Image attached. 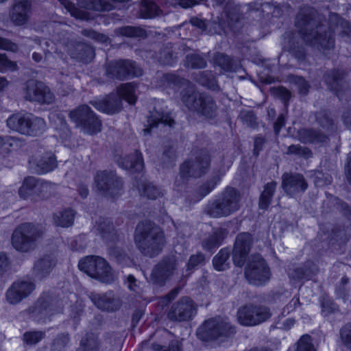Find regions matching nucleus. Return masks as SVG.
Listing matches in <instances>:
<instances>
[{
	"mask_svg": "<svg viewBox=\"0 0 351 351\" xmlns=\"http://www.w3.org/2000/svg\"><path fill=\"white\" fill-rule=\"evenodd\" d=\"M295 25L302 39L319 50L334 47L335 34L342 38L351 34L350 23L339 14L330 12L327 21L323 14L308 5L301 7Z\"/></svg>",
	"mask_w": 351,
	"mask_h": 351,
	"instance_id": "f257e3e1",
	"label": "nucleus"
},
{
	"mask_svg": "<svg viewBox=\"0 0 351 351\" xmlns=\"http://www.w3.org/2000/svg\"><path fill=\"white\" fill-rule=\"evenodd\" d=\"M181 101L188 110L199 118L215 120L219 115V106L213 96L195 90L193 85L188 86L180 93Z\"/></svg>",
	"mask_w": 351,
	"mask_h": 351,
	"instance_id": "f03ea898",
	"label": "nucleus"
},
{
	"mask_svg": "<svg viewBox=\"0 0 351 351\" xmlns=\"http://www.w3.org/2000/svg\"><path fill=\"white\" fill-rule=\"evenodd\" d=\"M134 241L139 251L150 258L158 256L165 243L163 232L151 221H143L137 225Z\"/></svg>",
	"mask_w": 351,
	"mask_h": 351,
	"instance_id": "7ed1b4c3",
	"label": "nucleus"
},
{
	"mask_svg": "<svg viewBox=\"0 0 351 351\" xmlns=\"http://www.w3.org/2000/svg\"><path fill=\"white\" fill-rule=\"evenodd\" d=\"M241 206V194L232 186H226L223 191L208 202L204 212L212 218L229 217L237 213Z\"/></svg>",
	"mask_w": 351,
	"mask_h": 351,
	"instance_id": "20e7f679",
	"label": "nucleus"
},
{
	"mask_svg": "<svg viewBox=\"0 0 351 351\" xmlns=\"http://www.w3.org/2000/svg\"><path fill=\"white\" fill-rule=\"evenodd\" d=\"M135 84L126 83L121 85L117 89V93L107 95L101 100L93 101L90 104L98 110L107 114L117 113L122 109V99L130 104H134L136 101L135 95Z\"/></svg>",
	"mask_w": 351,
	"mask_h": 351,
	"instance_id": "39448f33",
	"label": "nucleus"
},
{
	"mask_svg": "<svg viewBox=\"0 0 351 351\" xmlns=\"http://www.w3.org/2000/svg\"><path fill=\"white\" fill-rule=\"evenodd\" d=\"M43 233V228L40 224L29 222L21 223L12 233V246L19 252H29L36 247Z\"/></svg>",
	"mask_w": 351,
	"mask_h": 351,
	"instance_id": "423d86ee",
	"label": "nucleus"
},
{
	"mask_svg": "<svg viewBox=\"0 0 351 351\" xmlns=\"http://www.w3.org/2000/svg\"><path fill=\"white\" fill-rule=\"evenodd\" d=\"M8 127L13 131L26 136H38L46 129L43 119L30 114L16 113L7 119Z\"/></svg>",
	"mask_w": 351,
	"mask_h": 351,
	"instance_id": "0eeeda50",
	"label": "nucleus"
},
{
	"mask_svg": "<svg viewBox=\"0 0 351 351\" xmlns=\"http://www.w3.org/2000/svg\"><path fill=\"white\" fill-rule=\"evenodd\" d=\"M79 269L101 282L110 284L115 280V276L108 262L98 256H88L81 259Z\"/></svg>",
	"mask_w": 351,
	"mask_h": 351,
	"instance_id": "6e6552de",
	"label": "nucleus"
},
{
	"mask_svg": "<svg viewBox=\"0 0 351 351\" xmlns=\"http://www.w3.org/2000/svg\"><path fill=\"white\" fill-rule=\"evenodd\" d=\"M210 165V156L206 151H201L194 159L182 163L180 167V176L175 184L180 186L184 184L189 178H200L208 171Z\"/></svg>",
	"mask_w": 351,
	"mask_h": 351,
	"instance_id": "1a4fd4ad",
	"label": "nucleus"
},
{
	"mask_svg": "<svg viewBox=\"0 0 351 351\" xmlns=\"http://www.w3.org/2000/svg\"><path fill=\"white\" fill-rule=\"evenodd\" d=\"M69 118L84 132L95 134L101 130V121L88 105H81L70 111Z\"/></svg>",
	"mask_w": 351,
	"mask_h": 351,
	"instance_id": "9d476101",
	"label": "nucleus"
},
{
	"mask_svg": "<svg viewBox=\"0 0 351 351\" xmlns=\"http://www.w3.org/2000/svg\"><path fill=\"white\" fill-rule=\"evenodd\" d=\"M235 333V327L223 319H208L197 330V337L204 341L217 339L222 337H229Z\"/></svg>",
	"mask_w": 351,
	"mask_h": 351,
	"instance_id": "9b49d317",
	"label": "nucleus"
},
{
	"mask_svg": "<svg viewBox=\"0 0 351 351\" xmlns=\"http://www.w3.org/2000/svg\"><path fill=\"white\" fill-rule=\"evenodd\" d=\"M271 315L270 308L266 306L247 304L238 308L237 319L242 326H254L267 322Z\"/></svg>",
	"mask_w": 351,
	"mask_h": 351,
	"instance_id": "f8f14e48",
	"label": "nucleus"
},
{
	"mask_svg": "<svg viewBox=\"0 0 351 351\" xmlns=\"http://www.w3.org/2000/svg\"><path fill=\"white\" fill-rule=\"evenodd\" d=\"M106 75L110 79L125 80L143 75L142 69L130 60L110 61L106 66Z\"/></svg>",
	"mask_w": 351,
	"mask_h": 351,
	"instance_id": "ddd939ff",
	"label": "nucleus"
},
{
	"mask_svg": "<svg viewBox=\"0 0 351 351\" xmlns=\"http://www.w3.org/2000/svg\"><path fill=\"white\" fill-rule=\"evenodd\" d=\"M245 276L250 283L262 285L269 280L271 272L263 257L256 254L250 258L245 269Z\"/></svg>",
	"mask_w": 351,
	"mask_h": 351,
	"instance_id": "4468645a",
	"label": "nucleus"
},
{
	"mask_svg": "<svg viewBox=\"0 0 351 351\" xmlns=\"http://www.w3.org/2000/svg\"><path fill=\"white\" fill-rule=\"evenodd\" d=\"M95 182L98 191L103 195L114 198L121 195L123 182L116 173L107 171H98Z\"/></svg>",
	"mask_w": 351,
	"mask_h": 351,
	"instance_id": "2eb2a0df",
	"label": "nucleus"
},
{
	"mask_svg": "<svg viewBox=\"0 0 351 351\" xmlns=\"http://www.w3.org/2000/svg\"><path fill=\"white\" fill-rule=\"evenodd\" d=\"M247 7L250 10L260 11L263 16L275 17H280L291 9L287 0H257L248 3Z\"/></svg>",
	"mask_w": 351,
	"mask_h": 351,
	"instance_id": "dca6fc26",
	"label": "nucleus"
},
{
	"mask_svg": "<svg viewBox=\"0 0 351 351\" xmlns=\"http://www.w3.org/2000/svg\"><path fill=\"white\" fill-rule=\"evenodd\" d=\"M177 268V262L173 256L163 258L152 269L149 282L153 285L162 287L174 274Z\"/></svg>",
	"mask_w": 351,
	"mask_h": 351,
	"instance_id": "f3484780",
	"label": "nucleus"
},
{
	"mask_svg": "<svg viewBox=\"0 0 351 351\" xmlns=\"http://www.w3.org/2000/svg\"><path fill=\"white\" fill-rule=\"evenodd\" d=\"M197 313V306L193 300L183 296L174 302L167 313V317L173 322H186L191 319Z\"/></svg>",
	"mask_w": 351,
	"mask_h": 351,
	"instance_id": "a211bd4d",
	"label": "nucleus"
},
{
	"mask_svg": "<svg viewBox=\"0 0 351 351\" xmlns=\"http://www.w3.org/2000/svg\"><path fill=\"white\" fill-rule=\"evenodd\" d=\"M308 184L304 176L298 173H285L282 176V188L290 197L304 193Z\"/></svg>",
	"mask_w": 351,
	"mask_h": 351,
	"instance_id": "6ab92c4d",
	"label": "nucleus"
},
{
	"mask_svg": "<svg viewBox=\"0 0 351 351\" xmlns=\"http://www.w3.org/2000/svg\"><path fill=\"white\" fill-rule=\"evenodd\" d=\"M25 98L31 101L49 104L53 102L54 96L44 83L29 80L26 84Z\"/></svg>",
	"mask_w": 351,
	"mask_h": 351,
	"instance_id": "aec40b11",
	"label": "nucleus"
},
{
	"mask_svg": "<svg viewBox=\"0 0 351 351\" xmlns=\"http://www.w3.org/2000/svg\"><path fill=\"white\" fill-rule=\"evenodd\" d=\"M252 243L250 233H239L235 239L232 250V260L235 266L241 267L244 265Z\"/></svg>",
	"mask_w": 351,
	"mask_h": 351,
	"instance_id": "412c9836",
	"label": "nucleus"
},
{
	"mask_svg": "<svg viewBox=\"0 0 351 351\" xmlns=\"http://www.w3.org/2000/svg\"><path fill=\"white\" fill-rule=\"evenodd\" d=\"M345 73L339 69L327 71L324 75V80L330 90L335 93L337 97L343 100L351 95V90L343 88V80Z\"/></svg>",
	"mask_w": 351,
	"mask_h": 351,
	"instance_id": "4be33fe9",
	"label": "nucleus"
},
{
	"mask_svg": "<svg viewBox=\"0 0 351 351\" xmlns=\"http://www.w3.org/2000/svg\"><path fill=\"white\" fill-rule=\"evenodd\" d=\"M35 289V285L30 281L18 280L12 283L6 292V299L11 304L19 303L27 297Z\"/></svg>",
	"mask_w": 351,
	"mask_h": 351,
	"instance_id": "5701e85b",
	"label": "nucleus"
},
{
	"mask_svg": "<svg viewBox=\"0 0 351 351\" xmlns=\"http://www.w3.org/2000/svg\"><path fill=\"white\" fill-rule=\"evenodd\" d=\"M31 13V2L27 0H21L16 2L11 8L9 18L15 26H23L28 23Z\"/></svg>",
	"mask_w": 351,
	"mask_h": 351,
	"instance_id": "b1692460",
	"label": "nucleus"
},
{
	"mask_svg": "<svg viewBox=\"0 0 351 351\" xmlns=\"http://www.w3.org/2000/svg\"><path fill=\"white\" fill-rule=\"evenodd\" d=\"M57 259L53 253L44 254L35 261L32 268V274L40 280H42L52 271L56 267Z\"/></svg>",
	"mask_w": 351,
	"mask_h": 351,
	"instance_id": "393cba45",
	"label": "nucleus"
},
{
	"mask_svg": "<svg viewBox=\"0 0 351 351\" xmlns=\"http://www.w3.org/2000/svg\"><path fill=\"white\" fill-rule=\"evenodd\" d=\"M299 140L303 143H324L329 140L330 133L325 132L322 129L302 128L298 132Z\"/></svg>",
	"mask_w": 351,
	"mask_h": 351,
	"instance_id": "a878e982",
	"label": "nucleus"
},
{
	"mask_svg": "<svg viewBox=\"0 0 351 351\" xmlns=\"http://www.w3.org/2000/svg\"><path fill=\"white\" fill-rule=\"evenodd\" d=\"M88 298L99 309L104 311L112 312L120 307L119 300L109 296L107 293L91 292Z\"/></svg>",
	"mask_w": 351,
	"mask_h": 351,
	"instance_id": "bb28decb",
	"label": "nucleus"
},
{
	"mask_svg": "<svg viewBox=\"0 0 351 351\" xmlns=\"http://www.w3.org/2000/svg\"><path fill=\"white\" fill-rule=\"evenodd\" d=\"M154 351H182L181 343L173 339V335L167 330L161 331L158 342L152 345Z\"/></svg>",
	"mask_w": 351,
	"mask_h": 351,
	"instance_id": "cd10ccee",
	"label": "nucleus"
},
{
	"mask_svg": "<svg viewBox=\"0 0 351 351\" xmlns=\"http://www.w3.org/2000/svg\"><path fill=\"white\" fill-rule=\"evenodd\" d=\"M312 117L314 119V123L317 127L325 132L333 134L337 129V124L335 119L331 115V113L326 110H321L315 112Z\"/></svg>",
	"mask_w": 351,
	"mask_h": 351,
	"instance_id": "c85d7f7f",
	"label": "nucleus"
},
{
	"mask_svg": "<svg viewBox=\"0 0 351 351\" xmlns=\"http://www.w3.org/2000/svg\"><path fill=\"white\" fill-rule=\"evenodd\" d=\"M227 234L228 231L225 228H218L213 229V231L202 241L201 244L203 250L210 252L219 247L227 237Z\"/></svg>",
	"mask_w": 351,
	"mask_h": 351,
	"instance_id": "c756f323",
	"label": "nucleus"
},
{
	"mask_svg": "<svg viewBox=\"0 0 351 351\" xmlns=\"http://www.w3.org/2000/svg\"><path fill=\"white\" fill-rule=\"evenodd\" d=\"M57 167V160L55 155L51 152H47L40 156L31 165V168L38 174L48 173Z\"/></svg>",
	"mask_w": 351,
	"mask_h": 351,
	"instance_id": "7c9ffc66",
	"label": "nucleus"
},
{
	"mask_svg": "<svg viewBox=\"0 0 351 351\" xmlns=\"http://www.w3.org/2000/svg\"><path fill=\"white\" fill-rule=\"evenodd\" d=\"M117 162L120 167L131 172H140L143 170L144 165L142 154L137 150L120 158Z\"/></svg>",
	"mask_w": 351,
	"mask_h": 351,
	"instance_id": "2f4dec72",
	"label": "nucleus"
},
{
	"mask_svg": "<svg viewBox=\"0 0 351 351\" xmlns=\"http://www.w3.org/2000/svg\"><path fill=\"white\" fill-rule=\"evenodd\" d=\"M71 56L83 63H89L95 57L94 49L83 43H77L71 51Z\"/></svg>",
	"mask_w": 351,
	"mask_h": 351,
	"instance_id": "473e14b6",
	"label": "nucleus"
},
{
	"mask_svg": "<svg viewBox=\"0 0 351 351\" xmlns=\"http://www.w3.org/2000/svg\"><path fill=\"white\" fill-rule=\"evenodd\" d=\"M177 46L170 43L165 44L157 53L158 62L163 65H172L178 59Z\"/></svg>",
	"mask_w": 351,
	"mask_h": 351,
	"instance_id": "72a5a7b5",
	"label": "nucleus"
},
{
	"mask_svg": "<svg viewBox=\"0 0 351 351\" xmlns=\"http://www.w3.org/2000/svg\"><path fill=\"white\" fill-rule=\"evenodd\" d=\"M147 123L148 128L143 130L145 134H149L151 130L156 127L159 123L173 127L175 124V121L171 117L169 114L156 111L152 113L147 120Z\"/></svg>",
	"mask_w": 351,
	"mask_h": 351,
	"instance_id": "f704fd0d",
	"label": "nucleus"
},
{
	"mask_svg": "<svg viewBox=\"0 0 351 351\" xmlns=\"http://www.w3.org/2000/svg\"><path fill=\"white\" fill-rule=\"evenodd\" d=\"M194 81L213 91H219V86L214 75L210 71H199L193 75Z\"/></svg>",
	"mask_w": 351,
	"mask_h": 351,
	"instance_id": "c9c22d12",
	"label": "nucleus"
},
{
	"mask_svg": "<svg viewBox=\"0 0 351 351\" xmlns=\"http://www.w3.org/2000/svg\"><path fill=\"white\" fill-rule=\"evenodd\" d=\"M214 62L226 72H235L240 66L235 59L223 53H217L215 55Z\"/></svg>",
	"mask_w": 351,
	"mask_h": 351,
	"instance_id": "e433bc0d",
	"label": "nucleus"
},
{
	"mask_svg": "<svg viewBox=\"0 0 351 351\" xmlns=\"http://www.w3.org/2000/svg\"><path fill=\"white\" fill-rule=\"evenodd\" d=\"M43 180L33 176H29L24 180L23 185L19 189V195L26 199L36 193L40 187L43 186Z\"/></svg>",
	"mask_w": 351,
	"mask_h": 351,
	"instance_id": "4c0bfd02",
	"label": "nucleus"
},
{
	"mask_svg": "<svg viewBox=\"0 0 351 351\" xmlns=\"http://www.w3.org/2000/svg\"><path fill=\"white\" fill-rule=\"evenodd\" d=\"M100 341L93 332H87L82 338L77 351H99Z\"/></svg>",
	"mask_w": 351,
	"mask_h": 351,
	"instance_id": "58836bf2",
	"label": "nucleus"
},
{
	"mask_svg": "<svg viewBox=\"0 0 351 351\" xmlns=\"http://www.w3.org/2000/svg\"><path fill=\"white\" fill-rule=\"evenodd\" d=\"M276 186L277 182L275 181L268 182L264 186V189L260 195L258 201L260 209L266 210L268 208L271 202Z\"/></svg>",
	"mask_w": 351,
	"mask_h": 351,
	"instance_id": "ea45409f",
	"label": "nucleus"
},
{
	"mask_svg": "<svg viewBox=\"0 0 351 351\" xmlns=\"http://www.w3.org/2000/svg\"><path fill=\"white\" fill-rule=\"evenodd\" d=\"M114 34L117 36H125L128 38H145L147 36L146 31L136 26H123L114 29Z\"/></svg>",
	"mask_w": 351,
	"mask_h": 351,
	"instance_id": "a19ab883",
	"label": "nucleus"
},
{
	"mask_svg": "<svg viewBox=\"0 0 351 351\" xmlns=\"http://www.w3.org/2000/svg\"><path fill=\"white\" fill-rule=\"evenodd\" d=\"M75 213L71 208H66L53 214V221L56 226L67 228L73 225Z\"/></svg>",
	"mask_w": 351,
	"mask_h": 351,
	"instance_id": "79ce46f5",
	"label": "nucleus"
},
{
	"mask_svg": "<svg viewBox=\"0 0 351 351\" xmlns=\"http://www.w3.org/2000/svg\"><path fill=\"white\" fill-rule=\"evenodd\" d=\"M139 14L143 19H152L162 15L163 12L155 3L149 0H143Z\"/></svg>",
	"mask_w": 351,
	"mask_h": 351,
	"instance_id": "37998d69",
	"label": "nucleus"
},
{
	"mask_svg": "<svg viewBox=\"0 0 351 351\" xmlns=\"http://www.w3.org/2000/svg\"><path fill=\"white\" fill-rule=\"evenodd\" d=\"M95 228L104 239L109 240L114 234V227L110 219L99 217L96 221Z\"/></svg>",
	"mask_w": 351,
	"mask_h": 351,
	"instance_id": "c03bdc74",
	"label": "nucleus"
},
{
	"mask_svg": "<svg viewBox=\"0 0 351 351\" xmlns=\"http://www.w3.org/2000/svg\"><path fill=\"white\" fill-rule=\"evenodd\" d=\"M230 250L222 248L213 258V265L217 271H224L229 267Z\"/></svg>",
	"mask_w": 351,
	"mask_h": 351,
	"instance_id": "a18cd8bd",
	"label": "nucleus"
},
{
	"mask_svg": "<svg viewBox=\"0 0 351 351\" xmlns=\"http://www.w3.org/2000/svg\"><path fill=\"white\" fill-rule=\"evenodd\" d=\"M138 190L141 196L147 197L150 199H156L163 195L159 187L147 182L141 183Z\"/></svg>",
	"mask_w": 351,
	"mask_h": 351,
	"instance_id": "49530a36",
	"label": "nucleus"
},
{
	"mask_svg": "<svg viewBox=\"0 0 351 351\" xmlns=\"http://www.w3.org/2000/svg\"><path fill=\"white\" fill-rule=\"evenodd\" d=\"M69 342L70 337L68 332L58 334L51 344L50 351H65Z\"/></svg>",
	"mask_w": 351,
	"mask_h": 351,
	"instance_id": "de8ad7c7",
	"label": "nucleus"
},
{
	"mask_svg": "<svg viewBox=\"0 0 351 351\" xmlns=\"http://www.w3.org/2000/svg\"><path fill=\"white\" fill-rule=\"evenodd\" d=\"M220 180V177L216 176L200 185L197 189V193L199 195L198 200L210 193L215 188Z\"/></svg>",
	"mask_w": 351,
	"mask_h": 351,
	"instance_id": "09e8293b",
	"label": "nucleus"
},
{
	"mask_svg": "<svg viewBox=\"0 0 351 351\" xmlns=\"http://www.w3.org/2000/svg\"><path fill=\"white\" fill-rule=\"evenodd\" d=\"M206 59L199 54H189L186 57L185 66L189 68L198 69L206 66Z\"/></svg>",
	"mask_w": 351,
	"mask_h": 351,
	"instance_id": "8fccbe9b",
	"label": "nucleus"
},
{
	"mask_svg": "<svg viewBox=\"0 0 351 351\" xmlns=\"http://www.w3.org/2000/svg\"><path fill=\"white\" fill-rule=\"evenodd\" d=\"M176 158V152L173 145H165L160 158L163 167H169L174 165Z\"/></svg>",
	"mask_w": 351,
	"mask_h": 351,
	"instance_id": "3c124183",
	"label": "nucleus"
},
{
	"mask_svg": "<svg viewBox=\"0 0 351 351\" xmlns=\"http://www.w3.org/2000/svg\"><path fill=\"white\" fill-rule=\"evenodd\" d=\"M162 80L165 84L169 86H182L185 85H187L188 86L192 85L187 80L173 73L164 74L162 77Z\"/></svg>",
	"mask_w": 351,
	"mask_h": 351,
	"instance_id": "603ef678",
	"label": "nucleus"
},
{
	"mask_svg": "<svg viewBox=\"0 0 351 351\" xmlns=\"http://www.w3.org/2000/svg\"><path fill=\"white\" fill-rule=\"evenodd\" d=\"M205 259V255L202 252L192 254L186 264V276H189L197 267L204 265Z\"/></svg>",
	"mask_w": 351,
	"mask_h": 351,
	"instance_id": "864d4df0",
	"label": "nucleus"
},
{
	"mask_svg": "<svg viewBox=\"0 0 351 351\" xmlns=\"http://www.w3.org/2000/svg\"><path fill=\"white\" fill-rule=\"evenodd\" d=\"M289 80L290 82L293 84L297 87L298 93L300 95H307L311 86L304 77L297 75H290Z\"/></svg>",
	"mask_w": 351,
	"mask_h": 351,
	"instance_id": "5fc2aeb1",
	"label": "nucleus"
},
{
	"mask_svg": "<svg viewBox=\"0 0 351 351\" xmlns=\"http://www.w3.org/2000/svg\"><path fill=\"white\" fill-rule=\"evenodd\" d=\"M287 154L289 155H295L305 159H308L313 156V153L309 148L302 146L299 144L289 146L287 150Z\"/></svg>",
	"mask_w": 351,
	"mask_h": 351,
	"instance_id": "6e6d98bb",
	"label": "nucleus"
},
{
	"mask_svg": "<svg viewBox=\"0 0 351 351\" xmlns=\"http://www.w3.org/2000/svg\"><path fill=\"white\" fill-rule=\"evenodd\" d=\"M312 178L315 185L317 187L328 185L332 182L331 176L328 173H324L322 171H314Z\"/></svg>",
	"mask_w": 351,
	"mask_h": 351,
	"instance_id": "4d7b16f0",
	"label": "nucleus"
},
{
	"mask_svg": "<svg viewBox=\"0 0 351 351\" xmlns=\"http://www.w3.org/2000/svg\"><path fill=\"white\" fill-rule=\"evenodd\" d=\"M45 337L43 331H28L23 334V341L29 346H34L40 342Z\"/></svg>",
	"mask_w": 351,
	"mask_h": 351,
	"instance_id": "13d9d810",
	"label": "nucleus"
},
{
	"mask_svg": "<svg viewBox=\"0 0 351 351\" xmlns=\"http://www.w3.org/2000/svg\"><path fill=\"white\" fill-rule=\"evenodd\" d=\"M226 28V25L225 21L219 19L218 21H208L205 31L210 34H221L222 32H225Z\"/></svg>",
	"mask_w": 351,
	"mask_h": 351,
	"instance_id": "bf43d9fd",
	"label": "nucleus"
},
{
	"mask_svg": "<svg viewBox=\"0 0 351 351\" xmlns=\"http://www.w3.org/2000/svg\"><path fill=\"white\" fill-rule=\"evenodd\" d=\"M226 27L232 32H237L241 27L240 16L237 12H230L226 15Z\"/></svg>",
	"mask_w": 351,
	"mask_h": 351,
	"instance_id": "052dcab7",
	"label": "nucleus"
},
{
	"mask_svg": "<svg viewBox=\"0 0 351 351\" xmlns=\"http://www.w3.org/2000/svg\"><path fill=\"white\" fill-rule=\"evenodd\" d=\"M296 351H316L310 335H304L301 337L298 341Z\"/></svg>",
	"mask_w": 351,
	"mask_h": 351,
	"instance_id": "680f3d73",
	"label": "nucleus"
},
{
	"mask_svg": "<svg viewBox=\"0 0 351 351\" xmlns=\"http://www.w3.org/2000/svg\"><path fill=\"white\" fill-rule=\"evenodd\" d=\"M61 5H62L72 16L77 19H85L84 13L77 9L75 5L69 0H58Z\"/></svg>",
	"mask_w": 351,
	"mask_h": 351,
	"instance_id": "e2e57ef3",
	"label": "nucleus"
},
{
	"mask_svg": "<svg viewBox=\"0 0 351 351\" xmlns=\"http://www.w3.org/2000/svg\"><path fill=\"white\" fill-rule=\"evenodd\" d=\"M49 302L50 298L49 296L40 298L36 304L35 311L40 314L47 315L48 311L51 310Z\"/></svg>",
	"mask_w": 351,
	"mask_h": 351,
	"instance_id": "0e129e2a",
	"label": "nucleus"
},
{
	"mask_svg": "<svg viewBox=\"0 0 351 351\" xmlns=\"http://www.w3.org/2000/svg\"><path fill=\"white\" fill-rule=\"evenodd\" d=\"M240 118L249 127L254 128L256 125V117L252 110L241 111Z\"/></svg>",
	"mask_w": 351,
	"mask_h": 351,
	"instance_id": "69168bd1",
	"label": "nucleus"
},
{
	"mask_svg": "<svg viewBox=\"0 0 351 351\" xmlns=\"http://www.w3.org/2000/svg\"><path fill=\"white\" fill-rule=\"evenodd\" d=\"M322 314L324 316H328L339 311L336 304L330 299H324L322 302Z\"/></svg>",
	"mask_w": 351,
	"mask_h": 351,
	"instance_id": "338daca9",
	"label": "nucleus"
},
{
	"mask_svg": "<svg viewBox=\"0 0 351 351\" xmlns=\"http://www.w3.org/2000/svg\"><path fill=\"white\" fill-rule=\"evenodd\" d=\"M340 336L344 344L351 350V324H347L341 329Z\"/></svg>",
	"mask_w": 351,
	"mask_h": 351,
	"instance_id": "774afa93",
	"label": "nucleus"
}]
</instances>
